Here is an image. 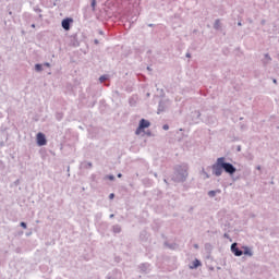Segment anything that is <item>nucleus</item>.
<instances>
[{
  "label": "nucleus",
  "instance_id": "8",
  "mask_svg": "<svg viewBox=\"0 0 279 279\" xmlns=\"http://www.w3.org/2000/svg\"><path fill=\"white\" fill-rule=\"evenodd\" d=\"M242 254H244L245 256H252L253 255L252 251L247 246L244 247V252H242Z\"/></svg>",
  "mask_w": 279,
  "mask_h": 279
},
{
  "label": "nucleus",
  "instance_id": "15",
  "mask_svg": "<svg viewBox=\"0 0 279 279\" xmlns=\"http://www.w3.org/2000/svg\"><path fill=\"white\" fill-rule=\"evenodd\" d=\"M109 198H110V199H114V194L111 193V194L109 195Z\"/></svg>",
  "mask_w": 279,
  "mask_h": 279
},
{
  "label": "nucleus",
  "instance_id": "10",
  "mask_svg": "<svg viewBox=\"0 0 279 279\" xmlns=\"http://www.w3.org/2000/svg\"><path fill=\"white\" fill-rule=\"evenodd\" d=\"M35 69H36V71H43V65L41 64H36Z\"/></svg>",
  "mask_w": 279,
  "mask_h": 279
},
{
  "label": "nucleus",
  "instance_id": "11",
  "mask_svg": "<svg viewBox=\"0 0 279 279\" xmlns=\"http://www.w3.org/2000/svg\"><path fill=\"white\" fill-rule=\"evenodd\" d=\"M219 25H220V22H219V20H217V21L215 22V28H216V29H219Z\"/></svg>",
  "mask_w": 279,
  "mask_h": 279
},
{
  "label": "nucleus",
  "instance_id": "22",
  "mask_svg": "<svg viewBox=\"0 0 279 279\" xmlns=\"http://www.w3.org/2000/svg\"><path fill=\"white\" fill-rule=\"evenodd\" d=\"M274 83L276 84V80H274Z\"/></svg>",
  "mask_w": 279,
  "mask_h": 279
},
{
  "label": "nucleus",
  "instance_id": "2",
  "mask_svg": "<svg viewBox=\"0 0 279 279\" xmlns=\"http://www.w3.org/2000/svg\"><path fill=\"white\" fill-rule=\"evenodd\" d=\"M149 125H151V123L149 122V120L142 119V120L140 121L138 128H137L136 131H135L136 136L141 135V132H143V130L149 128Z\"/></svg>",
  "mask_w": 279,
  "mask_h": 279
},
{
  "label": "nucleus",
  "instance_id": "12",
  "mask_svg": "<svg viewBox=\"0 0 279 279\" xmlns=\"http://www.w3.org/2000/svg\"><path fill=\"white\" fill-rule=\"evenodd\" d=\"M106 80H108V77H106V76H100V82H106Z\"/></svg>",
  "mask_w": 279,
  "mask_h": 279
},
{
  "label": "nucleus",
  "instance_id": "9",
  "mask_svg": "<svg viewBox=\"0 0 279 279\" xmlns=\"http://www.w3.org/2000/svg\"><path fill=\"white\" fill-rule=\"evenodd\" d=\"M217 193H221V191H209L208 192V195H209V197H215V195H217Z\"/></svg>",
  "mask_w": 279,
  "mask_h": 279
},
{
  "label": "nucleus",
  "instance_id": "3",
  "mask_svg": "<svg viewBox=\"0 0 279 279\" xmlns=\"http://www.w3.org/2000/svg\"><path fill=\"white\" fill-rule=\"evenodd\" d=\"M222 169L226 171V173H230L231 175L236 173V168H234L232 163L226 162V160L222 161Z\"/></svg>",
  "mask_w": 279,
  "mask_h": 279
},
{
  "label": "nucleus",
  "instance_id": "4",
  "mask_svg": "<svg viewBox=\"0 0 279 279\" xmlns=\"http://www.w3.org/2000/svg\"><path fill=\"white\" fill-rule=\"evenodd\" d=\"M37 145L39 147L47 145V137H45V134L43 133L37 134Z\"/></svg>",
  "mask_w": 279,
  "mask_h": 279
},
{
  "label": "nucleus",
  "instance_id": "13",
  "mask_svg": "<svg viewBox=\"0 0 279 279\" xmlns=\"http://www.w3.org/2000/svg\"><path fill=\"white\" fill-rule=\"evenodd\" d=\"M21 226L24 228V230L27 229V223L21 222Z\"/></svg>",
  "mask_w": 279,
  "mask_h": 279
},
{
  "label": "nucleus",
  "instance_id": "20",
  "mask_svg": "<svg viewBox=\"0 0 279 279\" xmlns=\"http://www.w3.org/2000/svg\"><path fill=\"white\" fill-rule=\"evenodd\" d=\"M46 66H49V63H46Z\"/></svg>",
  "mask_w": 279,
  "mask_h": 279
},
{
  "label": "nucleus",
  "instance_id": "19",
  "mask_svg": "<svg viewBox=\"0 0 279 279\" xmlns=\"http://www.w3.org/2000/svg\"><path fill=\"white\" fill-rule=\"evenodd\" d=\"M32 27H36V25L33 24Z\"/></svg>",
  "mask_w": 279,
  "mask_h": 279
},
{
  "label": "nucleus",
  "instance_id": "6",
  "mask_svg": "<svg viewBox=\"0 0 279 279\" xmlns=\"http://www.w3.org/2000/svg\"><path fill=\"white\" fill-rule=\"evenodd\" d=\"M231 252L234 254V256H243V251L239 250V247H236V243H233L231 245Z\"/></svg>",
  "mask_w": 279,
  "mask_h": 279
},
{
  "label": "nucleus",
  "instance_id": "5",
  "mask_svg": "<svg viewBox=\"0 0 279 279\" xmlns=\"http://www.w3.org/2000/svg\"><path fill=\"white\" fill-rule=\"evenodd\" d=\"M71 23H73L72 19H65L62 21V27L63 29H65L66 32H69V29H71Z\"/></svg>",
  "mask_w": 279,
  "mask_h": 279
},
{
  "label": "nucleus",
  "instance_id": "1",
  "mask_svg": "<svg viewBox=\"0 0 279 279\" xmlns=\"http://www.w3.org/2000/svg\"><path fill=\"white\" fill-rule=\"evenodd\" d=\"M223 160H226V157H219L216 163L211 166L214 175L219 177L223 173Z\"/></svg>",
  "mask_w": 279,
  "mask_h": 279
},
{
  "label": "nucleus",
  "instance_id": "17",
  "mask_svg": "<svg viewBox=\"0 0 279 279\" xmlns=\"http://www.w3.org/2000/svg\"><path fill=\"white\" fill-rule=\"evenodd\" d=\"M118 178H122V174H121V173H119V174H118Z\"/></svg>",
  "mask_w": 279,
  "mask_h": 279
},
{
  "label": "nucleus",
  "instance_id": "7",
  "mask_svg": "<svg viewBox=\"0 0 279 279\" xmlns=\"http://www.w3.org/2000/svg\"><path fill=\"white\" fill-rule=\"evenodd\" d=\"M202 265V263L198 259H195L193 262V266L190 267V269H197V267H199Z\"/></svg>",
  "mask_w": 279,
  "mask_h": 279
},
{
  "label": "nucleus",
  "instance_id": "14",
  "mask_svg": "<svg viewBox=\"0 0 279 279\" xmlns=\"http://www.w3.org/2000/svg\"><path fill=\"white\" fill-rule=\"evenodd\" d=\"M107 178L108 180H111V181L114 180V175H108Z\"/></svg>",
  "mask_w": 279,
  "mask_h": 279
},
{
  "label": "nucleus",
  "instance_id": "21",
  "mask_svg": "<svg viewBox=\"0 0 279 279\" xmlns=\"http://www.w3.org/2000/svg\"><path fill=\"white\" fill-rule=\"evenodd\" d=\"M110 217L112 218V217H114V215H111Z\"/></svg>",
  "mask_w": 279,
  "mask_h": 279
},
{
  "label": "nucleus",
  "instance_id": "16",
  "mask_svg": "<svg viewBox=\"0 0 279 279\" xmlns=\"http://www.w3.org/2000/svg\"><path fill=\"white\" fill-rule=\"evenodd\" d=\"M162 128H163V130H169V125L168 124H165Z\"/></svg>",
  "mask_w": 279,
  "mask_h": 279
},
{
  "label": "nucleus",
  "instance_id": "18",
  "mask_svg": "<svg viewBox=\"0 0 279 279\" xmlns=\"http://www.w3.org/2000/svg\"><path fill=\"white\" fill-rule=\"evenodd\" d=\"M93 5H95V0H93Z\"/></svg>",
  "mask_w": 279,
  "mask_h": 279
}]
</instances>
